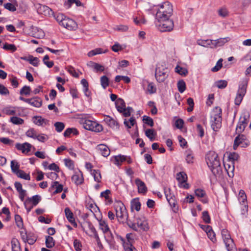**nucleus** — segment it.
<instances>
[{"label":"nucleus","mask_w":251,"mask_h":251,"mask_svg":"<svg viewBox=\"0 0 251 251\" xmlns=\"http://www.w3.org/2000/svg\"><path fill=\"white\" fill-rule=\"evenodd\" d=\"M206 163L214 175L222 172V167L218 154L214 151H210L206 155Z\"/></svg>","instance_id":"nucleus-1"},{"label":"nucleus","mask_w":251,"mask_h":251,"mask_svg":"<svg viewBox=\"0 0 251 251\" xmlns=\"http://www.w3.org/2000/svg\"><path fill=\"white\" fill-rule=\"evenodd\" d=\"M172 5L168 1H165L161 4L156 13V19L161 20L170 18L173 14Z\"/></svg>","instance_id":"nucleus-2"},{"label":"nucleus","mask_w":251,"mask_h":251,"mask_svg":"<svg viewBox=\"0 0 251 251\" xmlns=\"http://www.w3.org/2000/svg\"><path fill=\"white\" fill-rule=\"evenodd\" d=\"M222 109L219 107H216L211 115V126L212 129L217 131L222 126Z\"/></svg>","instance_id":"nucleus-3"},{"label":"nucleus","mask_w":251,"mask_h":251,"mask_svg":"<svg viewBox=\"0 0 251 251\" xmlns=\"http://www.w3.org/2000/svg\"><path fill=\"white\" fill-rule=\"evenodd\" d=\"M126 223L129 227L135 231H137L138 228L144 231H147L149 229L148 223L144 217L136 218L134 221H132L130 219L127 220Z\"/></svg>","instance_id":"nucleus-4"},{"label":"nucleus","mask_w":251,"mask_h":251,"mask_svg":"<svg viewBox=\"0 0 251 251\" xmlns=\"http://www.w3.org/2000/svg\"><path fill=\"white\" fill-rule=\"evenodd\" d=\"M248 81L249 79L245 78L243 79L239 84L237 95L234 100L235 104L237 105H239L241 103L244 96L246 93Z\"/></svg>","instance_id":"nucleus-5"},{"label":"nucleus","mask_w":251,"mask_h":251,"mask_svg":"<svg viewBox=\"0 0 251 251\" xmlns=\"http://www.w3.org/2000/svg\"><path fill=\"white\" fill-rule=\"evenodd\" d=\"M159 24L157 25L158 29L161 32L170 31L174 28L173 21L170 18L157 20Z\"/></svg>","instance_id":"nucleus-6"},{"label":"nucleus","mask_w":251,"mask_h":251,"mask_svg":"<svg viewBox=\"0 0 251 251\" xmlns=\"http://www.w3.org/2000/svg\"><path fill=\"white\" fill-rule=\"evenodd\" d=\"M224 242L228 251H235V244L227 230L223 229L221 232Z\"/></svg>","instance_id":"nucleus-7"},{"label":"nucleus","mask_w":251,"mask_h":251,"mask_svg":"<svg viewBox=\"0 0 251 251\" xmlns=\"http://www.w3.org/2000/svg\"><path fill=\"white\" fill-rule=\"evenodd\" d=\"M82 124L84 128L88 130L100 132L103 129L102 126L101 125L90 120H83Z\"/></svg>","instance_id":"nucleus-8"},{"label":"nucleus","mask_w":251,"mask_h":251,"mask_svg":"<svg viewBox=\"0 0 251 251\" xmlns=\"http://www.w3.org/2000/svg\"><path fill=\"white\" fill-rule=\"evenodd\" d=\"M249 121V115L248 114H243L240 118L239 122L236 127V132L238 133L242 132Z\"/></svg>","instance_id":"nucleus-9"},{"label":"nucleus","mask_w":251,"mask_h":251,"mask_svg":"<svg viewBox=\"0 0 251 251\" xmlns=\"http://www.w3.org/2000/svg\"><path fill=\"white\" fill-rule=\"evenodd\" d=\"M115 208L117 217L121 219L126 218V220H128L127 219V214L126 208L122 202L121 201L117 202L115 206Z\"/></svg>","instance_id":"nucleus-10"},{"label":"nucleus","mask_w":251,"mask_h":251,"mask_svg":"<svg viewBox=\"0 0 251 251\" xmlns=\"http://www.w3.org/2000/svg\"><path fill=\"white\" fill-rule=\"evenodd\" d=\"M169 72L167 68L157 67L156 69L155 77L159 82H163L168 77Z\"/></svg>","instance_id":"nucleus-11"},{"label":"nucleus","mask_w":251,"mask_h":251,"mask_svg":"<svg viewBox=\"0 0 251 251\" xmlns=\"http://www.w3.org/2000/svg\"><path fill=\"white\" fill-rule=\"evenodd\" d=\"M37 12L39 14H43L45 16L50 15L52 13L51 9L47 6L37 3L34 5Z\"/></svg>","instance_id":"nucleus-12"},{"label":"nucleus","mask_w":251,"mask_h":251,"mask_svg":"<svg viewBox=\"0 0 251 251\" xmlns=\"http://www.w3.org/2000/svg\"><path fill=\"white\" fill-rule=\"evenodd\" d=\"M61 25L69 30H75L77 28V24L75 21L69 18L66 17Z\"/></svg>","instance_id":"nucleus-13"},{"label":"nucleus","mask_w":251,"mask_h":251,"mask_svg":"<svg viewBox=\"0 0 251 251\" xmlns=\"http://www.w3.org/2000/svg\"><path fill=\"white\" fill-rule=\"evenodd\" d=\"M104 121L109 127L115 130L119 129V124L116 120L108 115H104Z\"/></svg>","instance_id":"nucleus-14"},{"label":"nucleus","mask_w":251,"mask_h":251,"mask_svg":"<svg viewBox=\"0 0 251 251\" xmlns=\"http://www.w3.org/2000/svg\"><path fill=\"white\" fill-rule=\"evenodd\" d=\"M243 144H245L246 146L248 145L246 137L243 134H239L234 140L233 149L236 150L239 145Z\"/></svg>","instance_id":"nucleus-15"},{"label":"nucleus","mask_w":251,"mask_h":251,"mask_svg":"<svg viewBox=\"0 0 251 251\" xmlns=\"http://www.w3.org/2000/svg\"><path fill=\"white\" fill-rule=\"evenodd\" d=\"M72 180L77 185L82 184L84 180L82 173L79 170L75 172L72 176Z\"/></svg>","instance_id":"nucleus-16"},{"label":"nucleus","mask_w":251,"mask_h":251,"mask_svg":"<svg viewBox=\"0 0 251 251\" xmlns=\"http://www.w3.org/2000/svg\"><path fill=\"white\" fill-rule=\"evenodd\" d=\"M15 147L17 150L21 151L23 153H27L30 151L32 145L27 142L23 144L17 143Z\"/></svg>","instance_id":"nucleus-17"},{"label":"nucleus","mask_w":251,"mask_h":251,"mask_svg":"<svg viewBox=\"0 0 251 251\" xmlns=\"http://www.w3.org/2000/svg\"><path fill=\"white\" fill-rule=\"evenodd\" d=\"M135 183L138 187V193L142 194L146 193L147 191V188L143 181L137 178L135 179Z\"/></svg>","instance_id":"nucleus-18"},{"label":"nucleus","mask_w":251,"mask_h":251,"mask_svg":"<svg viewBox=\"0 0 251 251\" xmlns=\"http://www.w3.org/2000/svg\"><path fill=\"white\" fill-rule=\"evenodd\" d=\"M224 167L229 177H233L234 176V162H229L224 164Z\"/></svg>","instance_id":"nucleus-19"},{"label":"nucleus","mask_w":251,"mask_h":251,"mask_svg":"<svg viewBox=\"0 0 251 251\" xmlns=\"http://www.w3.org/2000/svg\"><path fill=\"white\" fill-rule=\"evenodd\" d=\"M29 100L27 102V103L31 105L32 106L35 107H40L42 105V100L41 98L36 97L30 99H28Z\"/></svg>","instance_id":"nucleus-20"},{"label":"nucleus","mask_w":251,"mask_h":251,"mask_svg":"<svg viewBox=\"0 0 251 251\" xmlns=\"http://www.w3.org/2000/svg\"><path fill=\"white\" fill-rule=\"evenodd\" d=\"M230 39L229 37H226L225 38H221L217 40H214V48L223 46L226 43L228 42Z\"/></svg>","instance_id":"nucleus-21"},{"label":"nucleus","mask_w":251,"mask_h":251,"mask_svg":"<svg viewBox=\"0 0 251 251\" xmlns=\"http://www.w3.org/2000/svg\"><path fill=\"white\" fill-rule=\"evenodd\" d=\"M97 150L99 151L102 156L104 157H107L110 154V150L105 145L100 144L98 146Z\"/></svg>","instance_id":"nucleus-22"},{"label":"nucleus","mask_w":251,"mask_h":251,"mask_svg":"<svg viewBox=\"0 0 251 251\" xmlns=\"http://www.w3.org/2000/svg\"><path fill=\"white\" fill-rule=\"evenodd\" d=\"M167 200L172 207L173 211L175 213H177L178 211V206L177 204L175 195H174V197L169 198V199Z\"/></svg>","instance_id":"nucleus-23"},{"label":"nucleus","mask_w":251,"mask_h":251,"mask_svg":"<svg viewBox=\"0 0 251 251\" xmlns=\"http://www.w3.org/2000/svg\"><path fill=\"white\" fill-rule=\"evenodd\" d=\"M195 193L196 196L198 198H203V199L201 200L203 203H206L208 202L207 199L205 198L206 195L205 191L201 189H197L195 190Z\"/></svg>","instance_id":"nucleus-24"},{"label":"nucleus","mask_w":251,"mask_h":251,"mask_svg":"<svg viewBox=\"0 0 251 251\" xmlns=\"http://www.w3.org/2000/svg\"><path fill=\"white\" fill-rule=\"evenodd\" d=\"M55 189V191L53 192V194H56L60 193L63 190V185L59 184L58 181H54L52 183L51 187L50 188V191Z\"/></svg>","instance_id":"nucleus-25"},{"label":"nucleus","mask_w":251,"mask_h":251,"mask_svg":"<svg viewBox=\"0 0 251 251\" xmlns=\"http://www.w3.org/2000/svg\"><path fill=\"white\" fill-rule=\"evenodd\" d=\"M65 213L66 217L67 220L69 221V222L71 223L72 224H75V225H76V224L75 223V220L74 217V214L69 207L65 208Z\"/></svg>","instance_id":"nucleus-26"},{"label":"nucleus","mask_w":251,"mask_h":251,"mask_svg":"<svg viewBox=\"0 0 251 251\" xmlns=\"http://www.w3.org/2000/svg\"><path fill=\"white\" fill-rule=\"evenodd\" d=\"M33 119H34L33 121V123L38 125V126H44L48 125L49 123V121L42 118L40 116H35L33 117Z\"/></svg>","instance_id":"nucleus-27"},{"label":"nucleus","mask_w":251,"mask_h":251,"mask_svg":"<svg viewBox=\"0 0 251 251\" xmlns=\"http://www.w3.org/2000/svg\"><path fill=\"white\" fill-rule=\"evenodd\" d=\"M141 205L139 198H135L131 200L130 206L132 209H135L138 211L140 210Z\"/></svg>","instance_id":"nucleus-28"},{"label":"nucleus","mask_w":251,"mask_h":251,"mask_svg":"<svg viewBox=\"0 0 251 251\" xmlns=\"http://www.w3.org/2000/svg\"><path fill=\"white\" fill-rule=\"evenodd\" d=\"M213 40H200L198 41V44L203 47L214 48V42Z\"/></svg>","instance_id":"nucleus-29"},{"label":"nucleus","mask_w":251,"mask_h":251,"mask_svg":"<svg viewBox=\"0 0 251 251\" xmlns=\"http://www.w3.org/2000/svg\"><path fill=\"white\" fill-rule=\"evenodd\" d=\"M12 251H22L18 240L13 238L11 241Z\"/></svg>","instance_id":"nucleus-30"},{"label":"nucleus","mask_w":251,"mask_h":251,"mask_svg":"<svg viewBox=\"0 0 251 251\" xmlns=\"http://www.w3.org/2000/svg\"><path fill=\"white\" fill-rule=\"evenodd\" d=\"M91 175L93 176L95 181L99 183L101 182V174L99 170H91Z\"/></svg>","instance_id":"nucleus-31"},{"label":"nucleus","mask_w":251,"mask_h":251,"mask_svg":"<svg viewBox=\"0 0 251 251\" xmlns=\"http://www.w3.org/2000/svg\"><path fill=\"white\" fill-rule=\"evenodd\" d=\"M132 108L130 107H127V108L125 107V108L118 107V111L120 113H122L125 117L130 116L131 111H132Z\"/></svg>","instance_id":"nucleus-32"},{"label":"nucleus","mask_w":251,"mask_h":251,"mask_svg":"<svg viewBox=\"0 0 251 251\" xmlns=\"http://www.w3.org/2000/svg\"><path fill=\"white\" fill-rule=\"evenodd\" d=\"M114 163L117 166L121 165L122 163L126 160V156L122 155L115 156L114 157Z\"/></svg>","instance_id":"nucleus-33"},{"label":"nucleus","mask_w":251,"mask_h":251,"mask_svg":"<svg viewBox=\"0 0 251 251\" xmlns=\"http://www.w3.org/2000/svg\"><path fill=\"white\" fill-rule=\"evenodd\" d=\"M25 201H28L29 203L32 202L33 206H36L41 201V197L36 195L31 198H28Z\"/></svg>","instance_id":"nucleus-34"},{"label":"nucleus","mask_w":251,"mask_h":251,"mask_svg":"<svg viewBox=\"0 0 251 251\" xmlns=\"http://www.w3.org/2000/svg\"><path fill=\"white\" fill-rule=\"evenodd\" d=\"M145 135L151 141H153L155 139L156 132L153 129H148L145 131Z\"/></svg>","instance_id":"nucleus-35"},{"label":"nucleus","mask_w":251,"mask_h":251,"mask_svg":"<svg viewBox=\"0 0 251 251\" xmlns=\"http://www.w3.org/2000/svg\"><path fill=\"white\" fill-rule=\"evenodd\" d=\"M176 179L180 183L186 182L187 177L186 174L183 172H179L176 174Z\"/></svg>","instance_id":"nucleus-36"},{"label":"nucleus","mask_w":251,"mask_h":251,"mask_svg":"<svg viewBox=\"0 0 251 251\" xmlns=\"http://www.w3.org/2000/svg\"><path fill=\"white\" fill-rule=\"evenodd\" d=\"M21 108L19 107H12V109L11 107H6L4 109L5 113L7 115H13L16 114V112L19 111Z\"/></svg>","instance_id":"nucleus-37"},{"label":"nucleus","mask_w":251,"mask_h":251,"mask_svg":"<svg viewBox=\"0 0 251 251\" xmlns=\"http://www.w3.org/2000/svg\"><path fill=\"white\" fill-rule=\"evenodd\" d=\"M15 174L18 177L25 180H29L30 179L29 175L26 174L24 171L21 170L18 171Z\"/></svg>","instance_id":"nucleus-38"},{"label":"nucleus","mask_w":251,"mask_h":251,"mask_svg":"<svg viewBox=\"0 0 251 251\" xmlns=\"http://www.w3.org/2000/svg\"><path fill=\"white\" fill-rule=\"evenodd\" d=\"M45 243L46 247L48 248H51L55 245V242L53 238L50 236H47L46 237Z\"/></svg>","instance_id":"nucleus-39"},{"label":"nucleus","mask_w":251,"mask_h":251,"mask_svg":"<svg viewBox=\"0 0 251 251\" xmlns=\"http://www.w3.org/2000/svg\"><path fill=\"white\" fill-rule=\"evenodd\" d=\"M178 91L180 93H183L186 90V83L182 79L179 80L177 83Z\"/></svg>","instance_id":"nucleus-40"},{"label":"nucleus","mask_w":251,"mask_h":251,"mask_svg":"<svg viewBox=\"0 0 251 251\" xmlns=\"http://www.w3.org/2000/svg\"><path fill=\"white\" fill-rule=\"evenodd\" d=\"M10 121L14 125H22L24 123V120L22 118L16 116H13L10 118Z\"/></svg>","instance_id":"nucleus-41"},{"label":"nucleus","mask_w":251,"mask_h":251,"mask_svg":"<svg viewBox=\"0 0 251 251\" xmlns=\"http://www.w3.org/2000/svg\"><path fill=\"white\" fill-rule=\"evenodd\" d=\"M20 165L16 160H12L11 161V168L13 173L16 174L19 171Z\"/></svg>","instance_id":"nucleus-42"},{"label":"nucleus","mask_w":251,"mask_h":251,"mask_svg":"<svg viewBox=\"0 0 251 251\" xmlns=\"http://www.w3.org/2000/svg\"><path fill=\"white\" fill-rule=\"evenodd\" d=\"M31 88L29 86L25 85L20 90V94L21 95L28 96L30 95Z\"/></svg>","instance_id":"nucleus-43"},{"label":"nucleus","mask_w":251,"mask_h":251,"mask_svg":"<svg viewBox=\"0 0 251 251\" xmlns=\"http://www.w3.org/2000/svg\"><path fill=\"white\" fill-rule=\"evenodd\" d=\"M100 84L103 89H105L109 85V79L105 76L103 75L100 77Z\"/></svg>","instance_id":"nucleus-44"},{"label":"nucleus","mask_w":251,"mask_h":251,"mask_svg":"<svg viewBox=\"0 0 251 251\" xmlns=\"http://www.w3.org/2000/svg\"><path fill=\"white\" fill-rule=\"evenodd\" d=\"M100 228L102 230L104 233L109 231V228L108 225L106 224L104 221L100 220L99 221Z\"/></svg>","instance_id":"nucleus-45"},{"label":"nucleus","mask_w":251,"mask_h":251,"mask_svg":"<svg viewBox=\"0 0 251 251\" xmlns=\"http://www.w3.org/2000/svg\"><path fill=\"white\" fill-rule=\"evenodd\" d=\"M2 48L5 50H10L12 52L17 50V47L14 44H9L8 43H5Z\"/></svg>","instance_id":"nucleus-46"},{"label":"nucleus","mask_w":251,"mask_h":251,"mask_svg":"<svg viewBox=\"0 0 251 251\" xmlns=\"http://www.w3.org/2000/svg\"><path fill=\"white\" fill-rule=\"evenodd\" d=\"M175 70L176 73L181 75H186L188 73V71L186 68L180 67L178 65L176 67Z\"/></svg>","instance_id":"nucleus-47"},{"label":"nucleus","mask_w":251,"mask_h":251,"mask_svg":"<svg viewBox=\"0 0 251 251\" xmlns=\"http://www.w3.org/2000/svg\"><path fill=\"white\" fill-rule=\"evenodd\" d=\"M143 121L145 124H147L151 127L154 126V122L152 119L149 116H144L143 117Z\"/></svg>","instance_id":"nucleus-48"},{"label":"nucleus","mask_w":251,"mask_h":251,"mask_svg":"<svg viewBox=\"0 0 251 251\" xmlns=\"http://www.w3.org/2000/svg\"><path fill=\"white\" fill-rule=\"evenodd\" d=\"M123 247L125 251H137L131 243H124Z\"/></svg>","instance_id":"nucleus-49"},{"label":"nucleus","mask_w":251,"mask_h":251,"mask_svg":"<svg viewBox=\"0 0 251 251\" xmlns=\"http://www.w3.org/2000/svg\"><path fill=\"white\" fill-rule=\"evenodd\" d=\"M136 124V120L134 117H131L129 121H127L126 120L124 121L125 125L127 127V128H130L132 126H133Z\"/></svg>","instance_id":"nucleus-50"},{"label":"nucleus","mask_w":251,"mask_h":251,"mask_svg":"<svg viewBox=\"0 0 251 251\" xmlns=\"http://www.w3.org/2000/svg\"><path fill=\"white\" fill-rule=\"evenodd\" d=\"M216 86L219 89H224L227 86V82L225 80H220L215 82Z\"/></svg>","instance_id":"nucleus-51"},{"label":"nucleus","mask_w":251,"mask_h":251,"mask_svg":"<svg viewBox=\"0 0 251 251\" xmlns=\"http://www.w3.org/2000/svg\"><path fill=\"white\" fill-rule=\"evenodd\" d=\"M55 130L58 132H61L65 127V125L62 122H56L54 125Z\"/></svg>","instance_id":"nucleus-52"},{"label":"nucleus","mask_w":251,"mask_h":251,"mask_svg":"<svg viewBox=\"0 0 251 251\" xmlns=\"http://www.w3.org/2000/svg\"><path fill=\"white\" fill-rule=\"evenodd\" d=\"M218 13L220 16L223 18H225L228 15V10L225 7L220 8L218 10Z\"/></svg>","instance_id":"nucleus-53"},{"label":"nucleus","mask_w":251,"mask_h":251,"mask_svg":"<svg viewBox=\"0 0 251 251\" xmlns=\"http://www.w3.org/2000/svg\"><path fill=\"white\" fill-rule=\"evenodd\" d=\"M223 59H220L217 62L216 65L212 68L211 71L213 72H216L218 71L223 66Z\"/></svg>","instance_id":"nucleus-54"},{"label":"nucleus","mask_w":251,"mask_h":251,"mask_svg":"<svg viewBox=\"0 0 251 251\" xmlns=\"http://www.w3.org/2000/svg\"><path fill=\"white\" fill-rule=\"evenodd\" d=\"M49 59V56L48 55H46L43 58V62L48 67V68H51L54 64V63L53 61H49L48 60Z\"/></svg>","instance_id":"nucleus-55"},{"label":"nucleus","mask_w":251,"mask_h":251,"mask_svg":"<svg viewBox=\"0 0 251 251\" xmlns=\"http://www.w3.org/2000/svg\"><path fill=\"white\" fill-rule=\"evenodd\" d=\"M66 16L64 15L63 14L59 13L57 14L55 16V18L57 22L60 25H62L63 24V21L65 20L66 18Z\"/></svg>","instance_id":"nucleus-56"},{"label":"nucleus","mask_w":251,"mask_h":251,"mask_svg":"<svg viewBox=\"0 0 251 251\" xmlns=\"http://www.w3.org/2000/svg\"><path fill=\"white\" fill-rule=\"evenodd\" d=\"M64 163L66 167L70 170H73L74 168V163L70 159H65Z\"/></svg>","instance_id":"nucleus-57"},{"label":"nucleus","mask_w":251,"mask_h":251,"mask_svg":"<svg viewBox=\"0 0 251 251\" xmlns=\"http://www.w3.org/2000/svg\"><path fill=\"white\" fill-rule=\"evenodd\" d=\"M116 106L117 110L118 111V107L122 108L126 107L125 102L122 99H118L116 101Z\"/></svg>","instance_id":"nucleus-58"},{"label":"nucleus","mask_w":251,"mask_h":251,"mask_svg":"<svg viewBox=\"0 0 251 251\" xmlns=\"http://www.w3.org/2000/svg\"><path fill=\"white\" fill-rule=\"evenodd\" d=\"M74 246L75 250L76 251H81V243L79 240L77 239H75L74 241Z\"/></svg>","instance_id":"nucleus-59"},{"label":"nucleus","mask_w":251,"mask_h":251,"mask_svg":"<svg viewBox=\"0 0 251 251\" xmlns=\"http://www.w3.org/2000/svg\"><path fill=\"white\" fill-rule=\"evenodd\" d=\"M26 135L27 137L35 139L37 134L36 133V132L33 128H31L26 132Z\"/></svg>","instance_id":"nucleus-60"},{"label":"nucleus","mask_w":251,"mask_h":251,"mask_svg":"<svg viewBox=\"0 0 251 251\" xmlns=\"http://www.w3.org/2000/svg\"><path fill=\"white\" fill-rule=\"evenodd\" d=\"M35 139H37L41 142H45L48 139V135L44 134H41L38 135L37 134Z\"/></svg>","instance_id":"nucleus-61"},{"label":"nucleus","mask_w":251,"mask_h":251,"mask_svg":"<svg viewBox=\"0 0 251 251\" xmlns=\"http://www.w3.org/2000/svg\"><path fill=\"white\" fill-rule=\"evenodd\" d=\"M15 220L17 224V226L21 228L23 226V220L21 217L19 215H15Z\"/></svg>","instance_id":"nucleus-62"},{"label":"nucleus","mask_w":251,"mask_h":251,"mask_svg":"<svg viewBox=\"0 0 251 251\" xmlns=\"http://www.w3.org/2000/svg\"><path fill=\"white\" fill-rule=\"evenodd\" d=\"M36 239L32 235L28 234L27 236V240L24 241L25 243L27 242L29 245H33L36 242Z\"/></svg>","instance_id":"nucleus-63"},{"label":"nucleus","mask_w":251,"mask_h":251,"mask_svg":"<svg viewBox=\"0 0 251 251\" xmlns=\"http://www.w3.org/2000/svg\"><path fill=\"white\" fill-rule=\"evenodd\" d=\"M0 94L1 95H8L9 94V91L8 89L3 85L0 83Z\"/></svg>","instance_id":"nucleus-64"}]
</instances>
